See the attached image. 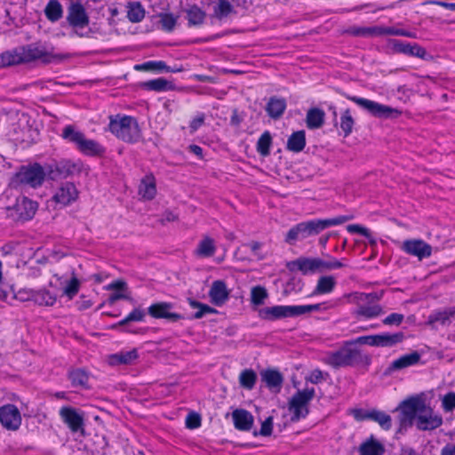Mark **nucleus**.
I'll return each instance as SVG.
<instances>
[{
	"mask_svg": "<svg viewBox=\"0 0 455 455\" xmlns=\"http://www.w3.org/2000/svg\"><path fill=\"white\" fill-rule=\"evenodd\" d=\"M323 362L333 369L357 365L369 367L371 363V356L363 353L359 347H354L353 342L347 340L338 350L328 352Z\"/></svg>",
	"mask_w": 455,
	"mask_h": 455,
	"instance_id": "1",
	"label": "nucleus"
},
{
	"mask_svg": "<svg viewBox=\"0 0 455 455\" xmlns=\"http://www.w3.org/2000/svg\"><path fill=\"white\" fill-rule=\"evenodd\" d=\"M108 131L116 139L136 144L142 139V131L137 118L132 116L117 114L109 116Z\"/></svg>",
	"mask_w": 455,
	"mask_h": 455,
	"instance_id": "2",
	"label": "nucleus"
},
{
	"mask_svg": "<svg viewBox=\"0 0 455 455\" xmlns=\"http://www.w3.org/2000/svg\"><path fill=\"white\" fill-rule=\"evenodd\" d=\"M62 138L75 144L76 148L89 157H103L106 148L99 141L88 139L84 132L76 131L73 125H66L62 130Z\"/></svg>",
	"mask_w": 455,
	"mask_h": 455,
	"instance_id": "3",
	"label": "nucleus"
},
{
	"mask_svg": "<svg viewBox=\"0 0 455 455\" xmlns=\"http://www.w3.org/2000/svg\"><path fill=\"white\" fill-rule=\"evenodd\" d=\"M381 296L377 292H361L356 296V307L353 315L360 321L375 319L384 314L379 303Z\"/></svg>",
	"mask_w": 455,
	"mask_h": 455,
	"instance_id": "4",
	"label": "nucleus"
},
{
	"mask_svg": "<svg viewBox=\"0 0 455 455\" xmlns=\"http://www.w3.org/2000/svg\"><path fill=\"white\" fill-rule=\"evenodd\" d=\"M45 171L39 163L22 165L14 174L12 183L15 186H28L32 188H40L45 180Z\"/></svg>",
	"mask_w": 455,
	"mask_h": 455,
	"instance_id": "5",
	"label": "nucleus"
},
{
	"mask_svg": "<svg viewBox=\"0 0 455 455\" xmlns=\"http://www.w3.org/2000/svg\"><path fill=\"white\" fill-rule=\"evenodd\" d=\"M352 219V216L339 215L331 219H314L307 221L298 223L300 230L301 239H306L309 236L316 235L324 229L341 225Z\"/></svg>",
	"mask_w": 455,
	"mask_h": 455,
	"instance_id": "6",
	"label": "nucleus"
},
{
	"mask_svg": "<svg viewBox=\"0 0 455 455\" xmlns=\"http://www.w3.org/2000/svg\"><path fill=\"white\" fill-rule=\"evenodd\" d=\"M342 95L350 101L366 109L371 115L378 118H395L400 116L402 114V111L397 108H394L390 106L384 105L374 100L357 96H351L347 93H342Z\"/></svg>",
	"mask_w": 455,
	"mask_h": 455,
	"instance_id": "7",
	"label": "nucleus"
},
{
	"mask_svg": "<svg viewBox=\"0 0 455 455\" xmlns=\"http://www.w3.org/2000/svg\"><path fill=\"white\" fill-rule=\"evenodd\" d=\"M38 209V204L27 196H20L15 204L7 208V215L17 222L32 220Z\"/></svg>",
	"mask_w": 455,
	"mask_h": 455,
	"instance_id": "8",
	"label": "nucleus"
},
{
	"mask_svg": "<svg viewBox=\"0 0 455 455\" xmlns=\"http://www.w3.org/2000/svg\"><path fill=\"white\" fill-rule=\"evenodd\" d=\"M315 396L314 388H305L297 391L290 401V411H291V420L297 422L301 419H305L309 410L307 404Z\"/></svg>",
	"mask_w": 455,
	"mask_h": 455,
	"instance_id": "9",
	"label": "nucleus"
},
{
	"mask_svg": "<svg viewBox=\"0 0 455 455\" xmlns=\"http://www.w3.org/2000/svg\"><path fill=\"white\" fill-rule=\"evenodd\" d=\"M21 62L28 63L36 60H41L44 63H51L54 60H65L71 58L70 53H50L43 48L34 44H28L20 49Z\"/></svg>",
	"mask_w": 455,
	"mask_h": 455,
	"instance_id": "10",
	"label": "nucleus"
},
{
	"mask_svg": "<svg viewBox=\"0 0 455 455\" xmlns=\"http://www.w3.org/2000/svg\"><path fill=\"white\" fill-rule=\"evenodd\" d=\"M426 401L419 396H412L403 401L399 406L401 412L399 422L401 427L411 426L415 420L425 409Z\"/></svg>",
	"mask_w": 455,
	"mask_h": 455,
	"instance_id": "11",
	"label": "nucleus"
},
{
	"mask_svg": "<svg viewBox=\"0 0 455 455\" xmlns=\"http://www.w3.org/2000/svg\"><path fill=\"white\" fill-rule=\"evenodd\" d=\"M67 21L73 28H84L90 24V17L81 0H71L68 6Z\"/></svg>",
	"mask_w": 455,
	"mask_h": 455,
	"instance_id": "12",
	"label": "nucleus"
},
{
	"mask_svg": "<svg viewBox=\"0 0 455 455\" xmlns=\"http://www.w3.org/2000/svg\"><path fill=\"white\" fill-rule=\"evenodd\" d=\"M78 197L79 191L76 186L73 182L65 181L56 189L52 201L61 207H66L77 201Z\"/></svg>",
	"mask_w": 455,
	"mask_h": 455,
	"instance_id": "13",
	"label": "nucleus"
},
{
	"mask_svg": "<svg viewBox=\"0 0 455 455\" xmlns=\"http://www.w3.org/2000/svg\"><path fill=\"white\" fill-rule=\"evenodd\" d=\"M259 317L267 321H276L283 318L296 317V305H277L267 307L259 311Z\"/></svg>",
	"mask_w": 455,
	"mask_h": 455,
	"instance_id": "14",
	"label": "nucleus"
},
{
	"mask_svg": "<svg viewBox=\"0 0 455 455\" xmlns=\"http://www.w3.org/2000/svg\"><path fill=\"white\" fill-rule=\"evenodd\" d=\"M21 414L18 407L8 403L0 407V423L4 428L16 431L21 425Z\"/></svg>",
	"mask_w": 455,
	"mask_h": 455,
	"instance_id": "15",
	"label": "nucleus"
},
{
	"mask_svg": "<svg viewBox=\"0 0 455 455\" xmlns=\"http://www.w3.org/2000/svg\"><path fill=\"white\" fill-rule=\"evenodd\" d=\"M415 420L417 428L422 431L435 430L443 425L442 416L435 412L427 403Z\"/></svg>",
	"mask_w": 455,
	"mask_h": 455,
	"instance_id": "16",
	"label": "nucleus"
},
{
	"mask_svg": "<svg viewBox=\"0 0 455 455\" xmlns=\"http://www.w3.org/2000/svg\"><path fill=\"white\" fill-rule=\"evenodd\" d=\"M403 251L417 257L419 260L427 259L432 254V246L422 239H408L403 242Z\"/></svg>",
	"mask_w": 455,
	"mask_h": 455,
	"instance_id": "17",
	"label": "nucleus"
},
{
	"mask_svg": "<svg viewBox=\"0 0 455 455\" xmlns=\"http://www.w3.org/2000/svg\"><path fill=\"white\" fill-rule=\"evenodd\" d=\"M81 171V164L69 159H62L49 166V175L52 180L66 179Z\"/></svg>",
	"mask_w": 455,
	"mask_h": 455,
	"instance_id": "18",
	"label": "nucleus"
},
{
	"mask_svg": "<svg viewBox=\"0 0 455 455\" xmlns=\"http://www.w3.org/2000/svg\"><path fill=\"white\" fill-rule=\"evenodd\" d=\"M389 45L396 53H403L422 60H424L427 56L426 49L417 43H409L398 39H392L389 41Z\"/></svg>",
	"mask_w": 455,
	"mask_h": 455,
	"instance_id": "19",
	"label": "nucleus"
},
{
	"mask_svg": "<svg viewBox=\"0 0 455 455\" xmlns=\"http://www.w3.org/2000/svg\"><path fill=\"white\" fill-rule=\"evenodd\" d=\"M172 304L170 302H156L151 304L148 308V313L150 316L156 319H167L172 323L178 322L183 316L175 312H171Z\"/></svg>",
	"mask_w": 455,
	"mask_h": 455,
	"instance_id": "20",
	"label": "nucleus"
},
{
	"mask_svg": "<svg viewBox=\"0 0 455 455\" xmlns=\"http://www.w3.org/2000/svg\"><path fill=\"white\" fill-rule=\"evenodd\" d=\"M421 355L418 351H413L410 354H405L394 360L385 370L384 375L389 376L396 371H400L420 362Z\"/></svg>",
	"mask_w": 455,
	"mask_h": 455,
	"instance_id": "21",
	"label": "nucleus"
},
{
	"mask_svg": "<svg viewBox=\"0 0 455 455\" xmlns=\"http://www.w3.org/2000/svg\"><path fill=\"white\" fill-rule=\"evenodd\" d=\"M60 416L72 432L76 433L84 429V418L76 409L71 406H63L60 410Z\"/></svg>",
	"mask_w": 455,
	"mask_h": 455,
	"instance_id": "22",
	"label": "nucleus"
},
{
	"mask_svg": "<svg viewBox=\"0 0 455 455\" xmlns=\"http://www.w3.org/2000/svg\"><path fill=\"white\" fill-rule=\"evenodd\" d=\"M208 294L213 305L221 307L228 300L230 291L223 280H216L212 282Z\"/></svg>",
	"mask_w": 455,
	"mask_h": 455,
	"instance_id": "23",
	"label": "nucleus"
},
{
	"mask_svg": "<svg viewBox=\"0 0 455 455\" xmlns=\"http://www.w3.org/2000/svg\"><path fill=\"white\" fill-rule=\"evenodd\" d=\"M286 267L291 272L299 271L307 275L315 273V258L299 257L295 260L288 261Z\"/></svg>",
	"mask_w": 455,
	"mask_h": 455,
	"instance_id": "24",
	"label": "nucleus"
},
{
	"mask_svg": "<svg viewBox=\"0 0 455 455\" xmlns=\"http://www.w3.org/2000/svg\"><path fill=\"white\" fill-rule=\"evenodd\" d=\"M234 427L239 431H250L253 426L252 414L244 409H236L232 412Z\"/></svg>",
	"mask_w": 455,
	"mask_h": 455,
	"instance_id": "25",
	"label": "nucleus"
},
{
	"mask_svg": "<svg viewBox=\"0 0 455 455\" xmlns=\"http://www.w3.org/2000/svg\"><path fill=\"white\" fill-rule=\"evenodd\" d=\"M68 378L74 387L84 390L90 388V373L84 368L71 369L68 373Z\"/></svg>",
	"mask_w": 455,
	"mask_h": 455,
	"instance_id": "26",
	"label": "nucleus"
},
{
	"mask_svg": "<svg viewBox=\"0 0 455 455\" xmlns=\"http://www.w3.org/2000/svg\"><path fill=\"white\" fill-rule=\"evenodd\" d=\"M139 358V353L136 348L129 351L121 350L108 356V363L112 366L130 365Z\"/></svg>",
	"mask_w": 455,
	"mask_h": 455,
	"instance_id": "27",
	"label": "nucleus"
},
{
	"mask_svg": "<svg viewBox=\"0 0 455 455\" xmlns=\"http://www.w3.org/2000/svg\"><path fill=\"white\" fill-rule=\"evenodd\" d=\"M135 69L139 71H152L156 73H177L183 70L181 68H172L168 66L164 60H148L144 63L136 65Z\"/></svg>",
	"mask_w": 455,
	"mask_h": 455,
	"instance_id": "28",
	"label": "nucleus"
},
{
	"mask_svg": "<svg viewBox=\"0 0 455 455\" xmlns=\"http://www.w3.org/2000/svg\"><path fill=\"white\" fill-rule=\"evenodd\" d=\"M377 347H393L401 344L405 339V334L403 331L397 332H382L379 334H376Z\"/></svg>",
	"mask_w": 455,
	"mask_h": 455,
	"instance_id": "29",
	"label": "nucleus"
},
{
	"mask_svg": "<svg viewBox=\"0 0 455 455\" xmlns=\"http://www.w3.org/2000/svg\"><path fill=\"white\" fill-rule=\"evenodd\" d=\"M140 87L147 91L163 92L173 91L175 84L164 77H158L141 83Z\"/></svg>",
	"mask_w": 455,
	"mask_h": 455,
	"instance_id": "30",
	"label": "nucleus"
},
{
	"mask_svg": "<svg viewBox=\"0 0 455 455\" xmlns=\"http://www.w3.org/2000/svg\"><path fill=\"white\" fill-rule=\"evenodd\" d=\"M29 299L39 306L52 307L57 301L56 294L51 292L46 289L31 290L29 291Z\"/></svg>",
	"mask_w": 455,
	"mask_h": 455,
	"instance_id": "31",
	"label": "nucleus"
},
{
	"mask_svg": "<svg viewBox=\"0 0 455 455\" xmlns=\"http://www.w3.org/2000/svg\"><path fill=\"white\" fill-rule=\"evenodd\" d=\"M139 195L146 200H152L156 195V179L152 173L146 175L139 186Z\"/></svg>",
	"mask_w": 455,
	"mask_h": 455,
	"instance_id": "32",
	"label": "nucleus"
},
{
	"mask_svg": "<svg viewBox=\"0 0 455 455\" xmlns=\"http://www.w3.org/2000/svg\"><path fill=\"white\" fill-rule=\"evenodd\" d=\"M362 418L369 419V420L378 423L385 431H388L392 427V419L390 415L382 411L372 409L369 412H366Z\"/></svg>",
	"mask_w": 455,
	"mask_h": 455,
	"instance_id": "33",
	"label": "nucleus"
},
{
	"mask_svg": "<svg viewBox=\"0 0 455 455\" xmlns=\"http://www.w3.org/2000/svg\"><path fill=\"white\" fill-rule=\"evenodd\" d=\"M287 104L285 99L273 96L270 97L267 104L266 111L271 118L277 119L283 116Z\"/></svg>",
	"mask_w": 455,
	"mask_h": 455,
	"instance_id": "34",
	"label": "nucleus"
},
{
	"mask_svg": "<svg viewBox=\"0 0 455 455\" xmlns=\"http://www.w3.org/2000/svg\"><path fill=\"white\" fill-rule=\"evenodd\" d=\"M307 141L305 131H297L289 136L287 140L286 149L291 152L299 153L304 150Z\"/></svg>",
	"mask_w": 455,
	"mask_h": 455,
	"instance_id": "35",
	"label": "nucleus"
},
{
	"mask_svg": "<svg viewBox=\"0 0 455 455\" xmlns=\"http://www.w3.org/2000/svg\"><path fill=\"white\" fill-rule=\"evenodd\" d=\"M358 451L360 455H383L385 448L380 442L371 435L360 444Z\"/></svg>",
	"mask_w": 455,
	"mask_h": 455,
	"instance_id": "36",
	"label": "nucleus"
},
{
	"mask_svg": "<svg viewBox=\"0 0 455 455\" xmlns=\"http://www.w3.org/2000/svg\"><path fill=\"white\" fill-rule=\"evenodd\" d=\"M188 27H200L204 23L206 12L196 4L190 5L187 10Z\"/></svg>",
	"mask_w": 455,
	"mask_h": 455,
	"instance_id": "37",
	"label": "nucleus"
},
{
	"mask_svg": "<svg viewBox=\"0 0 455 455\" xmlns=\"http://www.w3.org/2000/svg\"><path fill=\"white\" fill-rule=\"evenodd\" d=\"M324 111L318 108H311L308 109L306 116L307 127L315 130L322 127L324 124Z\"/></svg>",
	"mask_w": 455,
	"mask_h": 455,
	"instance_id": "38",
	"label": "nucleus"
},
{
	"mask_svg": "<svg viewBox=\"0 0 455 455\" xmlns=\"http://www.w3.org/2000/svg\"><path fill=\"white\" fill-rule=\"evenodd\" d=\"M216 252V245L214 240L206 235L198 243L195 251V254L200 258L212 257Z\"/></svg>",
	"mask_w": 455,
	"mask_h": 455,
	"instance_id": "39",
	"label": "nucleus"
},
{
	"mask_svg": "<svg viewBox=\"0 0 455 455\" xmlns=\"http://www.w3.org/2000/svg\"><path fill=\"white\" fill-rule=\"evenodd\" d=\"M336 286V280L332 275H322L313 291V295H323L331 293Z\"/></svg>",
	"mask_w": 455,
	"mask_h": 455,
	"instance_id": "40",
	"label": "nucleus"
},
{
	"mask_svg": "<svg viewBox=\"0 0 455 455\" xmlns=\"http://www.w3.org/2000/svg\"><path fill=\"white\" fill-rule=\"evenodd\" d=\"M452 319H455V307L433 312L428 316V323H439L442 325H446L449 324Z\"/></svg>",
	"mask_w": 455,
	"mask_h": 455,
	"instance_id": "41",
	"label": "nucleus"
},
{
	"mask_svg": "<svg viewBox=\"0 0 455 455\" xmlns=\"http://www.w3.org/2000/svg\"><path fill=\"white\" fill-rule=\"evenodd\" d=\"M261 378L269 388H280L283 382V377L282 373L279 371L274 369H267L261 373Z\"/></svg>",
	"mask_w": 455,
	"mask_h": 455,
	"instance_id": "42",
	"label": "nucleus"
},
{
	"mask_svg": "<svg viewBox=\"0 0 455 455\" xmlns=\"http://www.w3.org/2000/svg\"><path fill=\"white\" fill-rule=\"evenodd\" d=\"M44 14L48 20L56 22L61 19L63 15V8L58 0H50L45 8Z\"/></svg>",
	"mask_w": 455,
	"mask_h": 455,
	"instance_id": "43",
	"label": "nucleus"
},
{
	"mask_svg": "<svg viewBox=\"0 0 455 455\" xmlns=\"http://www.w3.org/2000/svg\"><path fill=\"white\" fill-rule=\"evenodd\" d=\"M127 8V18L131 22L139 23L144 19L145 9L140 2H131Z\"/></svg>",
	"mask_w": 455,
	"mask_h": 455,
	"instance_id": "44",
	"label": "nucleus"
},
{
	"mask_svg": "<svg viewBox=\"0 0 455 455\" xmlns=\"http://www.w3.org/2000/svg\"><path fill=\"white\" fill-rule=\"evenodd\" d=\"M161 29L164 32L171 33L174 30L179 16L172 12H160L157 14Z\"/></svg>",
	"mask_w": 455,
	"mask_h": 455,
	"instance_id": "45",
	"label": "nucleus"
},
{
	"mask_svg": "<svg viewBox=\"0 0 455 455\" xmlns=\"http://www.w3.org/2000/svg\"><path fill=\"white\" fill-rule=\"evenodd\" d=\"M272 145V137L268 131H265L258 140L256 149L262 156H267L270 154Z\"/></svg>",
	"mask_w": 455,
	"mask_h": 455,
	"instance_id": "46",
	"label": "nucleus"
},
{
	"mask_svg": "<svg viewBox=\"0 0 455 455\" xmlns=\"http://www.w3.org/2000/svg\"><path fill=\"white\" fill-rule=\"evenodd\" d=\"M354 124H355V120L351 115L350 109L347 108L344 111H342L341 116H340L339 125H340V129L342 131L343 136L345 138L348 137L352 133Z\"/></svg>",
	"mask_w": 455,
	"mask_h": 455,
	"instance_id": "47",
	"label": "nucleus"
},
{
	"mask_svg": "<svg viewBox=\"0 0 455 455\" xmlns=\"http://www.w3.org/2000/svg\"><path fill=\"white\" fill-rule=\"evenodd\" d=\"M257 381V374L252 369H245L239 375L240 386L247 390H251Z\"/></svg>",
	"mask_w": 455,
	"mask_h": 455,
	"instance_id": "48",
	"label": "nucleus"
},
{
	"mask_svg": "<svg viewBox=\"0 0 455 455\" xmlns=\"http://www.w3.org/2000/svg\"><path fill=\"white\" fill-rule=\"evenodd\" d=\"M188 305L190 306V307L192 308H197L198 310L194 314V318L195 319H200L202 318L204 315H207V314H217L218 311L207 305V304H204V303H202L200 301H197L196 299H188Z\"/></svg>",
	"mask_w": 455,
	"mask_h": 455,
	"instance_id": "49",
	"label": "nucleus"
},
{
	"mask_svg": "<svg viewBox=\"0 0 455 455\" xmlns=\"http://www.w3.org/2000/svg\"><path fill=\"white\" fill-rule=\"evenodd\" d=\"M234 12V6L231 4L229 0H218V4L213 10V14L217 19L222 20Z\"/></svg>",
	"mask_w": 455,
	"mask_h": 455,
	"instance_id": "50",
	"label": "nucleus"
},
{
	"mask_svg": "<svg viewBox=\"0 0 455 455\" xmlns=\"http://www.w3.org/2000/svg\"><path fill=\"white\" fill-rule=\"evenodd\" d=\"M20 51H14L13 52H4L0 55V66L8 67L21 64Z\"/></svg>",
	"mask_w": 455,
	"mask_h": 455,
	"instance_id": "51",
	"label": "nucleus"
},
{
	"mask_svg": "<svg viewBox=\"0 0 455 455\" xmlns=\"http://www.w3.org/2000/svg\"><path fill=\"white\" fill-rule=\"evenodd\" d=\"M146 313L140 307L134 308L124 319L118 322V325L123 326L130 322H144Z\"/></svg>",
	"mask_w": 455,
	"mask_h": 455,
	"instance_id": "52",
	"label": "nucleus"
},
{
	"mask_svg": "<svg viewBox=\"0 0 455 455\" xmlns=\"http://www.w3.org/2000/svg\"><path fill=\"white\" fill-rule=\"evenodd\" d=\"M267 298V291L265 287L257 285L251 289V301L252 304L257 306L262 305Z\"/></svg>",
	"mask_w": 455,
	"mask_h": 455,
	"instance_id": "53",
	"label": "nucleus"
},
{
	"mask_svg": "<svg viewBox=\"0 0 455 455\" xmlns=\"http://www.w3.org/2000/svg\"><path fill=\"white\" fill-rule=\"evenodd\" d=\"M79 288L80 282L78 278L74 275L65 287L64 292L68 298L72 299L78 293Z\"/></svg>",
	"mask_w": 455,
	"mask_h": 455,
	"instance_id": "54",
	"label": "nucleus"
},
{
	"mask_svg": "<svg viewBox=\"0 0 455 455\" xmlns=\"http://www.w3.org/2000/svg\"><path fill=\"white\" fill-rule=\"evenodd\" d=\"M186 427L188 429H196L201 427L202 419L196 412H189L185 420Z\"/></svg>",
	"mask_w": 455,
	"mask_h": 455,
	"instance_id": "55",
	"label": "nucleus"
},
{
	"mask_svg": "<svg viewBox=\"0 0 455 455\" xmlns=\"http://www.w3.org/2000/svg\"><path fill=\"white\" fill-rule=\"evenodd\" d=\"M348 342H353L354 347H358L357 345H368L371 347H376L377 337L374 335H367V336H360L354 339L347 340Z\"/></svg>",
	"mask_w": 455,
	"mask_h": 455,
	"instance_id": "56",
	"label": "nucleus"
},
{
	"mask_svg": "<svg viewBox=\"0 0 455 455\" xmlns=\"http://www.w3.org/2000/svg\"><path fill=\"white\" fill-rule=\"evenodd\" d=\"M206 116L203 112L197 113L189 122V132L190 133L196 132L200 127H202L205 122Z\"/></svg>",
	"mask_w": 455,
	"mask_h": 455,
	"instance_id": "57",
	"label": "nucleus"
},
{
	"mask_svg": "<svg viewBox=\"0 0 455 455\" xmlns=\"http://www.w3.org/2000/svg\"><path fill=\"white\" fill-rule=\"evenodd\" d=\"M298 240H302L300 235V230L298 224L294 225L287 232L284 242L288 244H294Z\"/></svg>",
	"mask_w": 455,
	"mask_h": 455,
	"instance_id": "58",
	"label": "nucleus"
},
{
	"mask_svg": "<svg viewBox=\"0 0 455 455\" xmlns=\"http://www.w3.org/2000/svg\"><path fill=\"white\" fill-rule=\"evenodd\" d=\"M328 377H329L328 372H323L320 369H315L310 371V373L307 377V380L309 382H311L312 384H319Z\"/></svg>",
	"mask_w": 455,
	"mask_h": 455,
	"instance_id": "59",
	"label": "nucleus"
},
{
	"mask_svg": "<svg viewBox=\"0 0 455 455\" xmlns=\"http://www.w3.org/2000/svg\"><path fill=\"white\" fill-rule=\"evenodd\" d=\"M442 406L444 411H451L455 409V392H448L442 400Z\"/></svg>",
	"mask_w": 455,
	"mask_h": 455,
	"instance_id": "60",
	"label": "nucleus"
},
{
	"mask_svg": "<svg viewBox=\"0 0 455 455\" xmlns=\"http://www.w3.org/2000/svg\"><path fill=\"white\" fill-rule=\"evenodd\" d=\"M323 304H322V303L310 304V305H296L297 315L299 316V315H302L308 314L311 312L320 311L323 309Z\"/></svg>",
	"mask_w": 455,
	"mask_h": 455,
	"instance_id": "61",
	"label": "nucleus"
},
{
	"mask_svg": "<svg viewBox=\"0 0 455 455\" xmlns=\"http://www.w3.org/2000/svg\"><path fill=\"white\" fill-rule=\"evenodd\" d=\"M404 319V315L399 313H392L382 320L384 325L399 326Z\"/></svg>",
	"mask_w": 455,
	"mask_h": 455,
	"instance_id": "62",
	"label": "nucleus"
},
{
	"mask_svg": "<svg viewBox=\"0 0 455 455\" xmlns=\"http://www.w3.org/2000/svg\"><path fill=\"white\" fill-rule=\"evenodd\" d=\"M347 230L350 234H359L366 238H370L371 236L370 230L359 224H350L347 227Z\"/></svg>",
	"mask_w": 455,
	"mask_h": 455,
	"instance_id": "63",
	"label": "nucleus"
},
{
	"mask_svg": "<svg viewBox=\"0 0 455 455\" xmlns=\"http://www.w3.org/2000/svg\"><path fill=\"white\" fill-rule=\"evenodd\" d=\"M272 431H273V419H272V417H267L262 422L259 434L262 436H269V435H271Z\"/></svg>",
	"mask_w": 455,
	"mask_h": 455,
	"instance_id": "64",
	"label": "nucleus"
}]
</instances>
